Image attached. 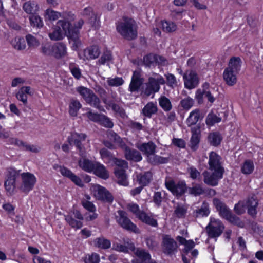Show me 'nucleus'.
<instances>
[{
  "instance_id": "nucleus-38",
  "label": "nucleus",
  "mask_w": 263,
  "mask_h": 263,
  "mask_svg": "<svg viewBox=\"0 0 263 263\" xmlns=\"http://www.w3.org/2000/svg\"><path fill=\"white\" fill-rule=\"evenodd\" d=\"M147 160L149 163L153 165L166 163L168 161L167 158L157 155L155 153L148 156Z\"/></svg>"
},
{
  "instance_id": "nucleus-54",
  "label": "nucleus",
  "mask_w": 263,
  "mask_h": 263,
  "mask_svg": "<svg viewBox=\"0 0 263 263\" xmlns=\"http://www.w3.org/2000/svg\"><path fill=\"white\" fill-rule=\"evenodd\" d=\"M30 24L33 27L41 28L43 26V22L42 18L37 15L32 14L29 17Z\"/></svg>"
},
{
  "instance_id": "nucleus-61",
  "label": "nucleus",
  "mask_w": 263,
  "mask_h": 263,
  "mask_svg": "<svg viewBox=\"0 0 263 263\" xmlns=\"http://www.w3.org/2000/svg\"><path fill=\"white\" fill-rule=\"evenodd\" d=\"M12 44L14 48L18 50H24L26 47L25 41L23 39L15 38L12 41Z\"/></svg>"
},
{
  "instance_id": "nucleus-64",
  "label": "nucleus",
  "mask_w": 263,
  "mask_h": 263,
  "mask_svg": "<svg viewBox=\"0 0 263 263\" xmlns=\"http://www.w3.org/2000/svg\"><path fill=\"white\" fill-rule=\"evenodd\" d=\"M99 261L100 257L95 253L87 255L84 259L85 263H99Z\"/></svg>"
},
{
  "instance_id": "nucleus-42",
  "label": "nucleus",
  "mask_w": 263,
  "mask_h": 263,
  "mask_svg": "<svg viewBox=\"0 0 263 263\" xmlns=\"http://www.w3.org/2000/svg\"><path fill=\"white\" fill-rule=\"evenodd\" d=\"M159 104L160 107L165 111H170L172 108V105L168 98L164 96H161L159 99Z\"/></svg>"
},
{
  "instance_id": "nucleus-34",
  "label": "nucleus",
  "mask_w": 263,
  "mask_h": 263,
  "mask_svg": "<svg viewBox=\"0 0 263 263\" xmlns=\"http://www.w3.org/2000/svg\"><path fill=\"white\" fill-rule=\"evenodd\" d=\"M203 118V116H201L200 111L199 109H195L192 111L188 118L187 119V124L189 126L196 124L199 121L200 118Z\"/></svg>"
},
{
  "instance_id": "nucleus-57",
  "label": "nucleus",
  "mask_w": 263,
  "mask_h": 263,
  "mask_svg": "<svg viewBox=\"0 0 263 263\" xmlns=\"http://www.w3.org/2000/svg\"><path fill=\"white\" fill-rule=\"evenodd\" d=\"M107 83L111 87H118L123 85L124 81L121 77L109 78L107 80Z\"/></svg>"
},
{
  "instance_id": "nucleus-9",
  "label": "nucleus",
  "mask_w": 263,
  "mask_h": 263,
  "mask_svg": "<svg viewBox=\"0 0 263 263\" xmlns=\"http://www.w3.org/2000/svg\"><path fill=\"white\" fill-rule=\"evenodd\" d=\"M162 249L165 254L172 256L178 251V245L175 240L171 236L165 235L163 238Z\"/></svg>"
},
{
  "instance_id": "nucleus-36",
  "label": "nucleus",
  "mask_w": 263,
  "mask_h": 263,
  "mask_svg": "<svg viewBox=\"0 0 263 263\" xmlns=\"http://www.w3.org/2000/svg\"><path fill=\"white\" fill-rule=\"evenodd\" d=\"M82 107L80 101L77 99H71L69 104V113L70 116L76 117L79 110Z\"/></svg>"
},
{
  "instance_id": "nucleus-35",
  "label": "nucleus",
  "mask_w": 263,
  "mask_h": 263,
  "mask_svg": "<svg viewBox=\"0 0 263 263\" xmlns=\"http://www.w3.org/2000/svg\"><path fill=\"white\" fill-rule=\"evenodd\" d=\"M95 162L86 158L81 159L79 161V166L84 171L91 173L94 170Z\"/></svg>"
},
{
  "instance_id": "nucleus-46",
  "label": "nucleus",
  "mask_w": 263,
  "mask_h": 263,
  "mask_svg": "<svg viewBox=\"0 0 263 263\" xmlns=\"http://www.w3.org/2000/svg\"><path fill=\"white\" fill-rule=\"evenodd\" d=\"M37 5L30 1L25 3L23 5L24 10L28 14H33L37 11Z\"/></svg>"
},
{
  "instance_id": "nucleus-6",
  "label": "nucleus",
  "mask_w": 263,
  "mask_h": 263,
  "mask_svg": "<svg viewBox=\"0 0 263 263\" xmlns=\"http://www.w3.org/2000/svg\"><path fill=\"white\" fill-rule=\"evenodd\" d=\"M224 229V225L219 219L211 217L206 227V231L210 237L215 238L219 237L222 233Z\"/></svg>"
},
{
  "instance_id": "nucleus-23",
  "label": "nucleus",
  "mask_w": 263,
  "mask_h": 263,
  "mask_svg": "<svg viewBox=\"0 0 263 263\" xmlns=\"http://www.w3.org/2000/svg\"><path fill=\"white\" fill-rule=\"evenodd\" d=\"M192 136L190 139L189 146L192 151H196L199 147L200 142L199 129L195 127L191 129Z\"/></svg>"
},
{
  "instance_id": "nucleus-45",
  "label": "nucleus",
  "mask_w": 263,
  "mask_h": 263,
  "mask_svg": "<svg viewBox=\"0 0 263 263\" xmlns=\"http://www.w3.org/2000/svg\"><path fill=\"white\" fill-rule=\"evenodd\" d=\"M138 219L142 222L152 227H157L158 225L157 220L154 219L152 217L148 216L144 211L139 216Z\"/></svg>"
},
{
  "instance_id": "nucleus-50",
  "label": "nucleus",
  "mask_w": 263,
  "mask_h": 263,
  "mask_svg": "<svg viewBox=\"0 0 263 263\" xmlns=\"http://www.w3.org/2000/svg\"><path fill=\"white\" fill-rule=\"evenodd\" d=\"M49 36L53 41L62 40L63 39V35L61 32V28L58 25L55 26L53 32L49 33Z\"/></svg>"
},
{
  "instance_id": "nucleus-55",
  "label": "nucleus",
  "mask_w": 263,
  "mask_h": 263,
  "mask_svg": "<svg viewBox=\"0 0 263 263\" xmlns=\"http://www.w3.org/2000/svg\"><path fill=\"white\" fill-rule=\"evenodd\" d=\"M194 99L189 97L182 99L180 102L181 107L186 110H189L194 105Z\"/></svg>"
},
{
  "instance_id": "nucleus-3",
  "label": "nucleus",
  "mask_w": 263,
  "mask_h": 263,
  "mask_svg": "<svg viewBox=\"0 0 263 263\" xmlns=\"http://www.w3.org/2000/svg\"><path fill=\"white\" fill-rule=\"evenodd\" d=\"M77 91L87 103L97 108L100 111H104V108L101 105L100 99L91 89L84 86H80L77 88Z\"/></svg>"
},
{
  "instance_id": "nucleus-1",
  "label": "nucleus",
  "mask_w": 263,
  "mask_h": 263,
  "mask_svg": "<svg viewBox=\"0 0 263 263\" xmlns=\"http://www.w3.org/2000/svg\"><path fill=\"white\" fill-rule=\"evenodd\" d=\"M137 25L130 18H124L116 23L117 32L125 40L132 41L138 36Z\"/></svg>"
},
{
  "instance_id": "nucleus-14",
  "label": "nucleus",
  "mask_w": 263,
  "mask_h": 263,
  "mask_svg": "<svg viewBox=\"0 0 263 263\" xmlns=\"http://www.w3.org/2000/svg\"><path fill=\"white\" fill-rule=\"evenodd\" d=\"M95 195L96 197L104 202L111 203L114 199L111 193L105 187L96 185L94 186Z\"/></svg>"
},
{
  "instance_id": "nucleus-20",
  "label": "nucleus",
  "mask_w": 263,
  "mask_h": 263,
  "mask_svg": "<svg viewBox=\"0 0 263 263\" xmlns=\"http://www.w3.org/2000/svg\"><path fill=\"white\" fill-rule=\"evenodd\" d=\"M136 147L147 157L156 152V145L152 141L147 143H137Z\"/></svg>"
},
{
  "instance_id": "nucleus-32",
  "label": "nucleus",
  "mask_w": 263,
  "mask_h": 263,
  "mask_svg": "<svg viewBox=\"0 0 263 263\" xmlns=\"http://www.w3.org/2000/svg\"><path fill=\"white\" fill-rule=\"evenodd\" d=\"M135 255L141 260V263H156L155 260L151 259L150 254L143 249H137Z\"/></svg>"
},
{
  "instance_id": "nucleus-18",
  "label": "nucleus",
  "mask_w": 263,
  "mask_h": 263,
  "mask_svg": "<svg viewBox=\"0 0 263 263\" xmlns=\"http://www.w3.org/2000/svg\"><path fill=\"white\" fill-rule=\"evenodd\" d=\"M213 203L219 215L222 218H227L229 214L231 212L230 209L223 201L218 198H214L213 199Z\"/></svg>"
},
{
  "instance_id": "nucleus-27",
  "label": "nucleus",
  "mask_w": 263,
  "mask_h": 263,
  "mask_svg": "<svg viewBox=\"0 0 263 263\" xmlns=\"http://www.w3.org/2000/svg\"><path fill=\"white\" fill-rule=\"evenodd\" d=\"M241 63L240 58L232 57L229 60L228 66L226 69L238 73L241 68Z\"/></svg>"
},
{
  "instance_id": "nucleus-43",
  "label": "nucleus",
  "mask_w": 263,
  "mask_h": 263,
  "mask_svg": "<svg viewBox=\"0 0 263 263\" xmlns=\"http://www.w3.org/2000/svg\"><path fill=\"white\" fill-rule=\"evenodd\" d=\"M65 219L69 226L74 229H79L83 226V223L80 220L74 219L70 213L65 216Z\"/></svg>"
},
{
  "instance_id": "nucleus-39",
  "label": "nucleus",
  "mask_w": 263,
  "mask_h": 263,
  "mask_svg": "<svg viewBox=\"0 0 263 263\" xmlns=\"http://www.w3.org/2000/svg\"><path fill=\"white\" fill-rule=\"evenodd\" d=\"M222 137L218 132L210 133L208 137V142L210 145L217 146L220 144Z\"/></svg>"
},
{
  "instance_id": "nucleus-15",
  "label": "nucleus",
  "mask_w": 263,
  "mask_h": 263,
  "mask_svg": "<svg viewBox=\"0 0 263 263\" xmlns=\"http://www.w3.org/2000/svg\"><path fill=\"white\" fill-rule=\"evenodd\" d=\"M100 54V49L97 46H91L85 49L82 52L79 53L80 59L84 61L97 59Z\"/></svg>"
},
{
  "instance_id": "nucleus-19",
  "label": "nucleus",
  "mask_w": 263,
  "mask_h": 263,
  "mask_svg": "<svg viewBox=\"0 0 263 263\" xmlns=\"http://www.w3.org/2000/svg\"><path fill=\"white\" fill-rule=\"evenodd\" d=\"M122 148L124 151L125 157L127 159L139 162L142 159V157L139 152L135 149H132L126 146V144L122 145Z\"/></svg>"
},
{
  "instance_id": "nucleus-25",
  "label": "nucleus",
  "mask_w": 263,
  "mask_h": 263,
  "mask_svg": "<svg viewBox=\"0 0 263 263\" xmlns=\"http://www.w3.org/2000/svg\"><path fill=\"white\" fill-rule=\"evenodd\" d=\"M158 109L156 102H149L144 106L141 113L143 116L151 118L153 115L157 114Z\"/></svg>"
},
{
  "instance_id": "nucleus-52",
  "label": "nucleus",
  "mask_w": 263,
  "mask_h": 263,
  "mask_svg": "<svg viewBox=\"0 0 263 263\" xmlns=\"http://www.w3.org/2000/svg\"><path fill=\"white\" fill-rule=\"evenodd\" d=\"M144 64L147 67L154 66L157 64V55L153 54H149L144 57Z\"/></svg>"
},
{
  "instance_id": "nucleus-33",
  "label": "nucleus",
  "mask_w": 263,
  "mask_h": 263,
  "mask_svg": "<svg viewBox=\"0 0 263 263\" xmlns=\"http://www.w3.org/2000/svg\"><path fill=\"white\" fill-rule=\"evenodd\" d=\"M210 213L209 204L204 201L201 206L193 212L194 216L196 218L207 217Z\"/></svg>"
},
{
  "instance_id": "nucleus-58",
  "label": "nucleus",
  "mask_w": 263,
  "mask_h": 263,
  "mask_svg": "<svg viewBox=\"0 0 263 263\" xmlns=\"http://www.w3.org/2000/svg\"><path fill=\"white\" fill-rule=\"evenodd\" d=\"M69 68L71 74L76 79L79 80L82 77L81 70L74 63H70Z\"/></svg>"
},
{
  "instance_id": "nucleus-26",
  "label": "nucleus",
  "mask_w": 263,
  "mask_h": 263,
  "mask_svg": "<svg viewBox=\"0 0 263 263\" xmlns=\"http://www.w3.org/2000/svg\"><path fill=\"white\" fill-rule=\"evenodd\" d=\"M94 174L99 177L106 179L109 177V173L105 167L102 164L95 162L94 170L92 172Z\"/></svg>"
},
{
  "instance_id": "nucleus-12",
  "label": "nucleus",
  "mask_w": 263,
  "mask_h": 263,
  "mask_svg": "<svg viewBox=\"0 0 263 263\" xmlns=\"http://www.w3.org/2000/svg\"><path fill=\"white\" fill-rule=\"evenodd\" d=\"M211 171V173L208 171L203 172V181L209 185L215 186L218 184L219 180L222 178L224 173L216 171Z\"/></svg>"
},
{
  "instance_id": "nucleus-44",
  "label": "nucleus",
  "mask_w": 263,
  "mask_h": 263,
  "mask_svg": "<svg viewBox=\"0 0 263 263\" xmlns=\"http://www.w3.org/2000/svg\"><path fill=\"white\" fill-rule=\"evenodd\" d=\"M107 137L108 139L117 144L121 148H122V145L125 144L123 142L122 138L113 130H108L107 132Z\"/></svg>"
},
{
  "instance_id": "nucleus-13",
  "label": "nucleus",
  "mask_w": 263,
  "mask_h": 263,
  "mask_svg": "<svg viewBox=\"0 0 263 263\" xmlns=\"http://www.w3.org/2000/svg\"><path fill=\"white\" fill-rule=\"evenodd\" d=\"M183 80L185 87L189 89L196 87L199 83L198 75L193 70H188L184 73Z\"/></svg>"
},
{
  "instance_id": "nucleus-48",
  "label": "nucleus",
  "mask_w": 263,
  "mask_h": 263,
  "mask_svg": "<svg viewBox=\"0 0 263 263\" xmlns=\"http://www.w3.org/2000/svg\"><path fill=\"white\" fill-rule=\"evenodd\" d=\"M113 249L117 251L124 253L128 252L129 250L132 251L135 250V246L133 243L129 244L128 246L118 243L114 244Z\"/></svg>"
},
{
  "instance_id": "nucleus-10",
  "label": "nucleus",
  "mask_w": 263,
  "mask_h": 263,
  "mask_svg": "<svg viewBox=\"0 0 263 263\" xmlns=\"http://www.w3.org/2000/svg\"><path fill=\"white\" fill-rule=\"evenodd\" d=\"M208 164L210 171L224 172V168L222 166V158L215 152L212 151L210 153Z\"/></svg>"
},
{
  "instance_id": "nucleus-40",
  "label": "nucleus",
  "mask_w": 263,
  "mask_h": 263,
  "mask_svg": "<svg viewBox=\"0 0 263 263\" xmlns=\"http://www.w3.org/2000/svg\"><path fill=\"white\" fill-rule=\"evenodd\" d=\"M95 247L103 249H108L110 247V241L104 237L97 238L93 240Z\"/></svg>"
},
{
  "instance_id": "nucleus-51",
  "label": "nucleus",
  "mask_w": 263,
  "mask_h": 263,
  "mask_svg": "<svg viewBox=\"0 0 263 263\" xmlns=\"http://www.w3.org/2000/svg\"><path fill=\"white\" fill-rule=\"evenodd\" d=\"M61 16V13L51 9H47L45 12V20L55 21Z\"/></svg>"
},
{
  "instance_id": "nucleus-31",
  "label": "nucleus",
  "mask_w": 263,
  "mask_h": 263,
  "mask_svg": "<svg viewBox=\"0 0 263 263\" xmlns=\"http://www.w3.org/2000/svg\"><path fill=\"white\" fill-rule=\"evenodd\" d=\"M115 174L117 178L118 184L123 186H127L128 185L125 170L119 167H116L115 169Z\"/></svg>"
},
{
  "instance_id": "nucleus-56",
  "label": "nucleus",
  "mask_w": 263,
  "mask_h": 263,
  "mask_svg": "<svg viewBox=\"0 0 263 263\" xmlns=\"http://www.w3.org/2000/svg\"><path fill=\"white\" fill-rule=\"evenodd\" d=\"M57 24L59 27H62L66 35L73 29L71 27V24L67 21L59 20Z\"/></svg>"
},
{
  "instance_id": "nucleus-63",
  "label": "nucleus",
  "mask_w": 263,
  "mask_h": 263,
  "mask_svg": "<svg viewBox=\"0 0 263 263\" xmlns=\"http://www.w3.org/2000/svg\"><path fill=\"white\" fill-rule=\"evenodd\" d=\"M187 210L183 206L178 204L175 208L174 214L178 218L184 217L186 214Z\"/></svg>"
},
{
  "instance_id": "nucleus-17",
  "label": "nucleus",
  "mask_w": 263,
  "mask_h": 263,
  "mask_svg": "<svg viewBox=\"0 0 263 263\" xmlns=\"http://www.w3.org/2000/svg\"><path fill=\"white\" fill-rule=\"evenodd\" d=\"M143 79L139 70L133 72L132 80L129 86V90L132 92H138L143 83Z\"/></svg>"
},
{
  "instance_id": "nucleus-24",
  "label": "nucleus",
  "mask_w": 263,
  "mask_h": 263,
  "mask_svg": "<svg viewBox=\"0 0 263 263\" xmlns=\"http://www.w3.org/2000/svg\"><path fill=\"white\" fill-rule=\"evenodd\" d=\"M67 54L66 45L62 42H59L53 45V56L56 59L62 58Z\"/></svg>"
},
{
  "instance_id": "nucleus-16",
  "label": "nucleus",
  "mask_w": 263,
  "mask_h": 263,
  "mask_svg": "<svg viewBox=\"0 0 263 263\" xmlns=\"http://www.w3.org/2000/svg\"><path fill=\"white\" fill-rule=\"evenodd\" d=\"M53 167L55 170L59 169V171L63 176L69 178L76 185L81 187L83 186V184L81 179L78 176L75 175L70 170L64 166L58 165H54Z\"/></svg>"
},
{
  "instance_id": "nucleus-37",
  "label": "nucleus",
  "mask_w": 263,
  "mask_h": 263,
  "mask_svg": "<svg viewBox=\"0 0 263 263\" xmlns=\"http://www.w3.org/2000/svg\"><path fill=\"white\" fill-rule=\"evenodd\" d=\"M152 174L151 172H146L141 173L137 176V180L139 183L142 186L149 184L152 180Z\"/></svg>"
},
{
  "instance_id": "nucleus-29",
  "label": "nucleus",
  "mask_w": 263,
  "mask_h": 263,
  "mask_svg": "<svg viewBox=\"0 0 263 263\" xmlns=\"http://www.w3.org/2000/svg\"><path fill=\"white\" fill-rule=\"evenodd\" d=\"M237 73L225 69L223 73V80L228 85L232 86L237 82Z\"/></svg>"
},
{
  "instance_id": "nucleus-21",
  "label": "nucleus",
  "mask_w": 263,
  "mask_h": 263,
  "mask_svg": "<svg viewBox=\"0 0 263 263\" xmlns=\"http://www.w3.org/2000/svg\"><path fill=\"white\" fill-rule=\"evenodd\" d=\"M33 94V90L30 86H23L16 93V97L17 99L21 101L25 105H27V95L32 96Z\"/></svg>"
},
{
  "instance_id": "nucleus-28",
  "label": "nucleus",
  "mask_w": 263,
  "mask_h": 263,
  "mask_svg": "<svg viewBox=\"0 0 263 263\" xmlns=\"http://www.w3.org/2000/svg\"><path fill=\"white\" fill-rule=\"evenodd\" d=\"M176 239L180 245L184 246V248L182 251L183 253L189 254L195 247V242L192 240H187L184 237L180 236H177Z\"/></svg>"
},
{
  "instance_id": "nucleus-49",
  "label": "nucleus",
  "mask_w": 263,
  "mask_h": 263,
  "mask_svg": "<svg viewBox=\"0 0 263 263\" xmlns=\"http://www.w3.org/2000/svg\"><path fill=\"white\" fill-rule=\"evenodd\" d=\"M161 27L164 31L166 32H171L176 30V24L170 21H162L161 22Z\"/></svg>"
},
{
  "instance_id": "nucleus-8",
  "label": "nucleus",
  "mask_w": 263,
  "mask_h": 263,
  "mask_svg": "<svg viewBox=\"0 0 263 263\" xmlns=\"http://www.w3.org/2000/svg\"><path fill=\"white\" fill-rule=\"evenodd\" d=\"M166 187L175 196H181L186 190V185L184 181H180L176 183L170 178H166L165 181Z\"/></svg>"
},
{
  "instance_id": "nucleus-22",
  "label": "nucleus",
  "mask_w": 263,
  "mask_h": 263,
  "mask_svg": "<svg viewBox=\"0 0 263 263\" xmlns=\"http://www.w3.org/2000/svg\"><path fill=\"white\" fill-rule=\"evenodd\" d=\"M206 98L208 101L211 104L213 103L215 99L210 91L204 89H198L195 94V98L199 104L203 103V98Z\"/></svg>"
},
{
  "instance_id": "nucleus-60",
  "label": "nucleus",
  "mask_w": 263,
  "mask_h": 263,
  "mask_svg": "<svg viewBox=\"0 0 263 263\" xmlns=\"http://www.w3.org/2000/svg\"><path fill=\"white\" fill-rule=\"evenodd\" d=\"M221 121V118L216 115L209 114L206 118L205 122L208 125L212 126L215 123L220 122Z\"/></svg>"
},
{
  "instance_id": "nucleus-11",
  "label": "nucleus",
  "mask_w": 263,
  "mask_h": 263,
  "mask_svg": "<svg viewBox=\"0 0 263 263\" xmlns=\"http://www.w3.org/2000/svg\"><path fill=\"white\" fill-rule=\"evenodd\" d=\"M21 176L22 182L20 189L23 192L27 193L33 189L36 181V178L33 174L30 173H23Z\"/></svg>"
},
{
  "instance_id": "nucleus-4",
  "label": "nucleus",
  "mask_w": 263,
  "mask_h": 263,
  "mask_svg": "<svg viewBox=\"0 0 263 263\" xmlns=\"http://www.w3.org/2000/svg\"><path fill=\"white\" fill-rule=\"evenodd\" d=\"M87 135L84 133L72 132L68 137L67 141L70 145L75 146L79 151L80 155L83 156L85 155L86 151L84 146V142L86 140Z\"/></svg>"
},
{
  "instance_id": "nucleus-5",
  "label": "nucleus",
  "mask_w": 263,
  "mask_h": 263,
  "mask_svg": "<svg viewBox=\"0 0 263 263\" xmlns=\"http://www.w3.org/2000/svg\"><path fill=\"white\" fill-rule=\"evenodd\" d=\"M118 215H116V220L118 224L122 228L129 231L138 233L139 232L137 226L132 222L128 217L126 212L122 210H119L117 212Z\"/></svg>"
},
{
  "instance_id": "nucleus-30",
  "label": "nucleus",
  "mask_w": 263,
  "mask_h": 263,
  "mask_svg": "<svg viewBox=\"0 0 263 263\" xmlns=\"http://www.w3.org/2000/svg\"><path fill=\"white\" fill-rule=\"evenodd\" d=\"M245 203L248 214L252 217L255 216L257 213L256 208L258 205L257 199L254 197H251L248 198Z\"/></svg>"
},
{
  "instance_id": "nucleus-47",
  "label": "nucleus",
  "mask_w": 263,
  "mask_h": 263,
  "mask_svg": "<svg viewBox=\"0 0 263 263\" xmlns=\"http://www.w3.org/2000/svg\"><path fill=\"white\" fill-rule=\"evenodd\" d=\"M225 219L229 221L232 224L236 225L239 227L243 228L245 226L244 222L238 217L232 214V212L229 214L228 217L226 218Z\"/></svg>"
},
{
  "instance_id": "nucleus-59",
  "label": "nucleus",
  "mask_w": 263,
  "mask_h": 263,
  "mask_svg": "<svg viewBox=\"0 0 263 263\" xmlns=\"http://www.w3.org/2000/svg\"><path fill=\"white\" fill-rule=\"evenodd\" d=\"M109 106L121 118H125L127 117L124 109L123 108L120 107L118 104L114 103H110V104H109Z\"/></svg>"
},
{
  "instance_id": "nucleus-41",
  "label": "nucleus",
  "mask_w": 263,
  "mask_h": 263,
  "mask_svg": "<svg viewBox=\"0 0 263 263\" xmlns=\"http://www.w3.org/2000/svg\"><path fill=\"white\" fill-rule=\"evenodd\" d=\"M254 165L252 161L246 160L241 166V172L245 175L251 174L254 171Z\"/></svg>"
},
{
  "instance_id": "nucleus-2",
  "label": "nucleus",
  "mask_w": 263,
  "mask_h": 263,
  "mask_svg": "<svg viewBox=\"0 0 263 263\" xmlns=\"http://www.w3.org/2000/svg\"><path fill=\"white\" fill-rule=\"evenodd\" d=\"M165 83V80L162 76L154 73L153 76L148 78L147 82L145 84V88L142 92L146 97H149L158 92L160 89V85H163Z\"/></svg>"
},
{
  "instance_id": "nucleus-62",
  "label": "nucleus",
  "mask_w": 263,
  "mask_h": 263,
  "mask_svg": "<svg viewBox=\"0 0 263 263\" xmlns=\"http://www.w3.org/2000/svg\"><path fill=\"white\" fill-rule=\"evenodd\" d=\"M40 50L41 53L46 56L53 55V45L45 44L42 45Z\"/></svg>"
},
{
  "instance_id": "nucleus-7",
  "label": "nucleus",
  "mask_w": 263,
  "mask_h": 263,
  "mask_svg": "<svg viewBox=\"0 0 263 263\" xmlns=\"http://www.w3.org/2000/svg\"><path fill=\"white\" fill-rule=\"evenodd\" d=\"M20 170L17 171L13 168H9L8 170V174L4 185L7 194L10 195H12L14 193L15 189V180L20 175Z\"/></svg>"
},
{
  "instance_id": "nucleus-53",
  "label": "nucleus",
  "mask_w": 263,
  "mask_h": 263,
  "mask_svg": "<svg viewBox=\"0 0 263 263\" xmlns=\"http://www.w3.org/2000/svg\"><path fill=\"white\" fill-rule=\"evenodd\" d=\"M145 241L146 246L149 250L155 251L158 249L159 242L155 237H149L146 239Z\"/></svg>"
}]
</instances>
